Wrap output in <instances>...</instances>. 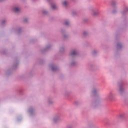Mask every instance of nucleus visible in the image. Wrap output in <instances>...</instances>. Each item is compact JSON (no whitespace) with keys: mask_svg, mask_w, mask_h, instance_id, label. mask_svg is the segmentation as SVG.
Here are the masks:
<instances>
[{"mask_svg":"<svg viewBox=\"0 0 128 128\" xmlns=\"http://www.w3.org/2000/svg\"><path fill=\"white\" fill-rule=\"evenodd\" d=\"M13 10L14 12H20V8L16 7L13 9Z\"/></svg>","mask_w":128,"mask_h":128,"instance_id":"1","label":"nucleus"},{"mask_svg":"<svg viewBox=\"0 0 128 128\" xmlns=\"http://www.w3.org/2000/svg\"><path fill=\"white\" fill-rule=\"evenodd\" d=\"M78 54V52L76 51H73L71 54L70 56H76Z\"/></svg>","mask_w":128,"mask_h":128,"instance_id":"2","label":"nucleus"},{"mask_svg":"<svg viewBox=\"0 0 128 128\" xmlns=\"http://www.w3.org/2000/svg\"><path fill=\"white\" fill-rule=\"evenodd\" d=\"M52 8H53V10H56V6L52 5Z\"/></svg>","mask_w":128,"mask_h":128,"instance_id":"3","label":"nucleus"},{"mask_svg":"<svg viewBox=\"0 0 128 128\" xmlns=\"http://www.w3.org/2000/svg\"><path fill=\"white\" fill-rule=\"evenodd\" d=\"M66 4H67V2L66 1H64V2H62L63 6H66Z\"/></svg>","mask_w":128,"mask_h":128,"instance_id":"4","label":"nucleus"},{"mask_svg":"<svg viewBox=\"0 0 128 128\" xmlns=\"http://www.w3.org/2000/svg\"><path fill=\"white\" fill-rule=\"evenodd\" d=\"M122 92V88H120V90H119L120 94H121Z\"/></svg>","mask_w":128,"mask_h":128,"instance_id":"5","label":"nucleus"},{"mask_svg":"<svg viewBox=\"0 0 128 128\" xmlns=\"http://www.w3.org/2000/svg\"><path fill=\"white\" fill-rule=\"evenodd\" d=\"M69 22H68L66 21V22H65V24L66 26H68V24Z\"/></svg>","mask_w":128,"mask_h":128,"instance_id":"6","label":"nucleus"},{"mask_svg":"<svg viewBox=\"0 0 128 128\" xmlns=\"http://www.w3.org/2000/svg\"><path fill=\"white\" fill-rule=\"evenodd\" d=\"M24 22H28V20L25 19V20H24Z\"/></svg>","mask_w":128,"mask_h":128,"instance_id":"7","label":"nucleus"},{"mask_svg":"<svg viewBox=\"0 0 128 128\" xmlns=\"http://www.w3.org/2000/svg\"><path fill=\"white\" fill-rule=\"evenodd\" d=\"M84 34L86 35V33H84Z\"/></svg>","mask_w":128,"mask_h":128,"instance_id":"8","label":"nucleus"},{"mask_svg":"<svg viewBox=\"0 0 128 128\" xmlns=\"http://www.w3.org/2000/svg\"><path fill=\"white\" fill-rule=\"evenodd\" d=\"M94 14V16L95 15Z\"/></svg>","mask_w":128,"mask_h":128,"instance_id":"9","label":"nucleus"}]
</instances>
